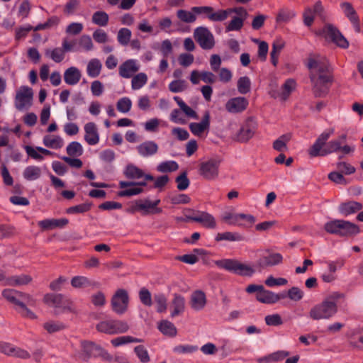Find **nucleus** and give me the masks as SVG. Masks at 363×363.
Masks as SVG:
<instances>
[{
  "label": "nucleus",
  "mask_w": 363,
  "mask_h": 363,
  "mask_svg": "<svg viewBox=\"0 0 363 363\" xmlns=\"http://www.w3.org/2000/svg\"><path fill=\"white\" fill-rule=\"evenodd\" d=\"M136 149L140 156L147 157L157 152L158 145L154 141H145L137 146Z\"/></svg>",
  "instance_id": "nucleus-33"
},
{
  "label": "nucleus",
  "mask_w": 363,
  "mask_h": 363,
  "mask_svg": "<svg viewBox=\"0 0 363 363\" xmlns=\"http://www.w3.org/2000/svg\"><path fill=\"white\" fill-rule=\"evenodd\" d=\"M340 8L345 16L350 20L357 32H360L359 19L352 4L349 2L340 4Z\"/></svg>",
  "instance_id": "nucleus-22"
},
{
  "label": "nucleus",
  "mask_w": 363,
  "mask_h": 363,
  "mask_svg": "<svg viewBox=\"0 0 363 363\" xmlns=\"http://www.w3.org/2000/svg\"><path fill=\"white\" fill-rule=\"evenodd\" d=\"M111 307L117 314H123L128 309L129 296L128 291L123 289H118L111 298Z\"/></svg>",
  "instance_id": "nucleus-12"
},
{
  "label": "nucleus",
  "mask_w": 363,
  "mask_h": 363,
  "mask_svg": "<svg viewBox=\"0 0 363 363\" xmlns=\"http://www.w3.org/2000/svg\"><path fill=\"white\" fill-rule=\"evenodd\" d=\"M248 106V101L245 97L238 96L229 99L225 104V109L229 113H237L245 111Z\"/></svg>",
  "instance_id": "nucleus-20"
},
{
  "label": "nucleus",
  "mask_w": 363,
  "mask_h": 363,
  "mask_svg": "<svg viewBox=\"0 0 363 363\" xmlns=\"http://www.w3.org/2000/svg\"><path fill=\"white\" fill-rule=\"evenodd\" d=\"M43 144L47 148L57 150L62 148L65 141L59 135L47 134L43 138Z\"/></svg>",
  "instance_id": "nucleus-29"
},
{
  "label": "nucleus",
  "mask_w": 363,
  "mask_h": 363,
  "mask_svg": "<svg viewBox=\"0 0 363 363\" xmlns=\"http://www.w3.org/2000/svg\"><path fill=\"white\" fill-rule=\"evenodd\" d=\"M102 63L98 58L90 59L86 64V74L90 78L98 77L102 70Z\"/></svg>",
  "instance_id": "nucleus-36"
},
{
  "label": "nucleus",
  "mask_w": 363,
  "mask_h": 363,
  "mask_svg": "<svg viewBox=\"0 0 363 363\" xmlns=\"http://www.w3.org/2000/svg\"><path fill=\"white\" fill-rule=\"evenodd\" d=\"M78 48L84 52H89L94 50V45L91 38L89 35H83L78 39Z\"/></svg>",
  "instance_id": "nucleus-49"
},
{
  "label": "nucleus",
  "mask_w": 363,
  "mask_h": 363,
  "mask_svg": "<svg viewBox=\"0 0 363 363\" xmlns=\"http://www.w3.org/2000/svg\"><path fill=\"white\" fill-rule=\"evenodd\" d=\"M140 68L138 61L129 59L123 62L118 68L119 75L125 79L131 78Z\"/></svg>",
  "instance_id": "nucleus-18"
},
{
  "label": "nucleus",
  "mask_w": 363,
  "mask_h": 363,
  "mask_svg": "<svg viewBox=\"0 0 363 363\" xmlns=\"http://www.w3.org/2000/svg\"><path fill=\"white\" fill-rule=\"evenodd\" d=\"M285 41L283 38L281 37L277 38L273 43H272V51L270 53L271 57V62L273 64L274 66H277L279 61V57L280 55V52L285 47Z\"/></svg>",
  "instance_id": "nucleus-35"
},
{
  "label": "nucleus",
  "mask_w": 363,
  "mask_h": 363,
  "mask_svg": "<svg viewBox=\"0 0 363 363\" xmlns=\"http://www.w3.org/2000/svg\"><path fill=\"white\" fill-rule=\"evenodd\" d=\"M1 294L2 296L9 302L15 304L18 307L20 306V303H23L20 299L25 301L26 303L30 306H35L36 305V300L33 297V296L27 293L15 289H6L2 291Z\"/></svg>",
  "instance_id": "nucleus-9"
},
{
  "label": "nucleus",
  "mask_w": 363,
  "mask_h": 363,
  "mask_svg": "<svg viewBox=\"0 0 363 363\" xmlns=\"http://www.w3.org/2000/svg\"><path fill=\"white\" fill-rule=\"evenodd\" d=\"M33 278L30 275L26 274H21L13 275L6 278L5 285L11 286H21L30 284Z\"/></svg>",
  "instance_id": "nucleus-32"
},
{
  "label": "nucleus",
  "mask_w": 363,
  "mask_h": 363,
  "mask_svg": "<svg viewBox=\"0 0 363 363\" xmlns=\"http://www.w3.org/2000/svg\"><path fill=\"white\" fill-rule=\"evenodd\" d=\"M23 177L28 181L39 179L41 175V169L39 167L30 165L25 168L23 172Z\"/></svg>",
  "instance_id": "nucleus-47"
},
{
  "label": "nucleus",
  "mask_w": 363,
  "mask_h": 363,
  "mask_svg": "<svg viewBox=\"0 0 363 363\" xmlns=\"http://www.w3.org/2000/svg\"><path fill=\"white\" fill-rule=\"evenodd\" d=\"M334 133L335 129L333 128L323 132L308 150L309 155L311 157H315L318 156H325L337 152H341L344 155L353 152L354 150L353 147L347 145H342L341 140L337 139L330 140L323 148L326 141L334 134Z\"/></svg>",
  "instance_id": "nucleus-3"
},
{
  "label": "nucleus",
  "mask_w": 363,
  "mask_h": 363,
  "mask_svg": "<svg viewBox=\"0 0 363 363\" xmlns=\"http://www.w3.org/2000/svg\"><path fill=\"white\" fill-rule=\"evenodd\" d=\"M177 16L180 21L188 23H193L196 19V14L192 10L191 11L183 9L178 10Z\"/></svg>",
  "instance_id": "nucleus-60"
},
{
  "label": "nucleus",
  "mask_w": 363,
  "mask_h": 363,
  "mask_svg": "<svg viewBox=\"0 0 363 363\" xmlns=\"http://www.w3.org/2000/svg\"><path fill=\"white\" fill-rule=\"evenodd\" d=\"M43 302L48 306L54 308L56 313H64L66 311L75 312L73 302L65 298L60 294H47L43 297Z\"/></svg>",
  "instance_id": "nucleus-6"
},
{
  "label": "nucleus",
  "mask_w": 363,
  "mask_h": 363,
  "mask_svg": "<svg viewBox=\"0 0 363 363\" xmlns=\"http://www.w3.org/2000/svg\"><path fill=\"white\" fill-rule=\"evenodd\" d=\"M16 311L23 318L30 320H35L38 318L37 315L30 309H29L24 302L20 303V306H18V308L16 309Z\"/></svg>",
  "instance_id": "nucleus-63"
},
{
  "label": "nucleus",
  "mask_w": 363,
  "mask_h": 363,
  "mask_svg": "<svg viewBox=\"0 0 363 363\" xmlns=\"http://www.w3.org/2000/svg\"><path fill=\"white\" fill-rule=\"evenodd\" d=\"M134 352L141 363H148L150 361L148 351L143 345L136 346Z\"/></svg>",
  "instance_id": "nucleus-62"
},
{
  "label": "nucleus",
  "mask_w": 363,
  "mask_h": 363,
  "mask_svg": "<svg viewBox=\"0 0 363 363\" xmlns=\"http://www.w3.org/2000/svg\"><path fill=\"white\" fill-rule=\"evenodd\" d=\"M337 311V301L333 297H328L320 303L313 306L309 313L313 320L328 319Z\"/></svg>",
  "instance_id": "nucleus-5"
},
{
  "label": "nucleus",
  "mask_w": 363,
  "mask_h": 363,
  "mask_svg": "<svg viewBox=\"0 0 363 363\" xmlns=\"http://www.w3.org/2000/svg\"><path fill=\"white\" fill-rule=\"evenodd\" d=\"M295 16L296 13L294 11L289 9H281L277 16V21L286 23Z\"/></svg>",
  "instance_id": "nucleus-64"
},
{
  "label": "nucleus",
  "mask_w": 363,
  "mask_h": 363,
  "mask_svg": "<svg viewBox=\"0 0 363 363\" xmlns=\"http://www.w3.org/2000/svg\"><path fill=\"white\" fill-rule=\"evenodd\" d=\"M189 303L191 308L196 311L203 310L207 303L206 294L201 290L194 291L191 294Z\"/></svg>",
  "instance_id": "nucleus-23"
},
{
  "label": "nucleus",
  "mask_w": 363,
  "mask_h": 363,
  "mask_svg": "<svg viewBox=\"0 0 363 363\" xmlns=\"http://www.w3.org/2000/svg\"><path fill=\"white\" fill-rule=\"evenodd\" d=\"M45 53L47 57L57 63L61 62L65 58V52L60 48L47 49Z\"/></svg>",
  "instance_id": "nucleus-52"
},
{
  "label": "nucleus",
  "mask_w": 363,
  "mask_h": 363,
  "mask_svg": "<svg viewBox=\"0 0 363 363\" xmlns=\"http://www.w3.org/2000/svg\"><path fill=\"white\" fill-rule=\"evenodd\" d=\"M24 150L29 157L38 162L44 160L43 155L52 157L55 155L53 152L42 147L26 145Z\"/></svg>",
  "instance_id": "nucleus-21"
},
{
  "label": "nucleus",
  "mask_w": 363,
  "mask_h": 363,
  "mask_svg": "<svg viewBox=\"0 0 363 363\" xmlns=\"http://www.w3.org/2000/svg\"><path fill=\"white\" fill-rule=\"evenodd\" d=\"M307 66L310 70V79L315 96H325L333 82L328 60L321 55H313L309 57Z\"/></svg>",
  "instance_id": "nucleus-1"
},
{
  "label": "nucleus",
  "mask_w": 363,
  "mask_h": 363,
  "mask_svg": "<svg viewBox=\"0 0 363 363\" xmlns=\"http://www.w3.org/2000/svg\"><path fill=\"white\" fill-rule=\"evenodd\" d=\"M132 33L130 30L126 28H121L117 35V40L122 45H127L130 40Z\"/></svg>",
  "instance_id": "nucleus-61"
},
{
  "label": "nucleus",
  "mask_w": 363,
  "mask_h": 363,
  "mask_svg": "<svg viewBox=\"0 0 363 363\" xmlns=\"http://www.w3.org/2000/svg\"><path fill=\"white\" fill-rule=\"evenodd\" d=\"M339 230V235L341 236H352L359 233V228L357 225L344 220H340Z\"/></svg>",
  "instance_id": "nucleus-37"
},
{
  "label": "nucleus",
  "mask_w": 363,
  "mask_h": 363,
  "mask_svg": "<svg viewBox=\"0 0 363 363\" xmlns=\"http://www.w3.org/2000/svg\"><path fill=\"white\" fill-rule=\"evenodd\" d=\"M191 133L196 137H202L207 135L210 129V114L206 112L201 121L191 123L189 125Z\"/></svg>",
  "instance_id": "nucleus-17"
},
{
  "label": "nucleus",
  "mask_w": 363,
  "mask_h": 363,
  "mask_svg": "<svg viewBox=\"0 0 363 363\" xmlns=\"http://www.w3.org/2000/svg\"><path fill=\"white\" fill-rule=\"evenodd\" d=\"M96 329L99 332L113 335L125 333L129 329V326L124 321L108 320L99 323L96 325Z\"/></svg>",
  "instance_id": "nucleus-10"
},
{
  "label": "nucleus",
  "mask_w": 363,
  "mask_h": 363,
  "mask_svg": "<svg viewBox=\"0 0 363 363\" xmlns=\"http://www.w3.org/2000/svg\"><path fill=\"white\" fill-rule=\"evenodd\" d=\"M148 81L147 75L144 72H139L132 77L131 89L138 90L143 88Z\"/></svg>",
  "instance_id": "nucleus-43"
},
{
  "label": "nucleus",
  "mask_w": 363,
  "mask_h": 363,
  "mask_svg": "<svg viewBox=\"0 0 363 363\" xmlns=\"http://www.w3.org/2000/svg\"><path fill=\"white\" fill-rule=\"evenodd\" d=\"M84 140L89 145H96L100 141V134L94 122H88L84 125Z\"/></svg>",
  "instance_id": "nucleus-19"
},
{
  "label": "nucleus",
  "mask_w": 363,
  "mask_h": 363,
  "mask_svg": "<svg viewBox=\"0 0 363 363\" xmlns=\"http://www.w3.org/2000/svg\"><path fill=\"white\" fill-rule=\"evenodd\" d=\"M244 236L238 232L226 231L223 233H218L215 237L217 242L226 240L230 242H240L244 240Z\"/></svg>",
  "instance_id": "nucleus-39"
},
{
  "label": "nucleus",
  "mask_w": 363,
  "mask_h": 363,
  "mask_svg": "<svg viewBox=\"0 0 363 363\" xmlns=\"http://www.w3.org/2000/svg\"><path fill=\"white\" fill-rule=\"evenodd\" d=\"M33 90L28 86L23 85L16 89L14 96V106L18 111H25L33 105Z\"/></svg>",
  "instance_id": "nucleus-7"
},
{
  "label": "nucleus",
  "mask_w": 363,
  "mask_h": 363,
  "mask_svg": "<svg viewBox=\"0 0 363 363\" xmlns=\"http://www.w3.org/2000/svg\"><path fill=\"white\" fill-rule=\"evenodd\" d=\"M179 169V164L176 161L167 160L157 164L156 169L160 173L173 172Z\"/></svg>",
  "instance_id": "nucleus-46"
},
{
  "label": "nucleus",
  "mask_w": 363,
  "mask_h": 363,
  "mask_svg": "<svg viewBox=\"0 0 363 363\" xmlns=\"http://www.w3.org/2000/svg\"><path fill=\"white\" fill-rule=\"evenodd\" d=\"M362 205L356 201L343 203L339 206V211L343 216H349L362 209Z\"/></svg>",
  "instance_id": "nucleus-40"
},
{
  "label": "nucleus",
  "mask_w": 363,
  "mask_h": 363,
  "mask_svg": "<svg viewBox=\"0 0 363 363\" xmlns=\"http://www.w3.org/2000/svg\"><path fill=\"white\" fill-rule=\"evenodd\" d=\"M283 298H284V295L275 294L264 289V288L256 295V298L258 301L266 304L275 303Z\"/></svg>",
  "instance_id": "nucleus-30"
},
{
  "label": "nucleus",
  "mask_w": 363,
  "mask_h": 363,
  "mask_svg": "<svg viewBox=\"0 0 363 363\" xmlns=\"http://www.w3.org/2000/svg\"><path fill=\"white\" fill-rule=\"evenodd\" d=\"M158 328L164 335L170 337H174L177 334V329L175 325L167 320H162L158 325Z\"/></svg>",
  "instance_id": "nucleus-41"
},
{
  "label": "nucleus",
  "mask_w": 363,
  "mask_h": 363,
  "mask_svg": "<svg viewBox=\"0 0 363 363\" xmlns=\"http://www.w3.org/2000/svg\"><path fill=\"white\" fill-rule=\"evenodd\" d=\"M235 13L230 21L225 26V31H238L241 30L243 26L244 21L247 18L248 13L246 9L242 7L231 9V14Z\"/></svg>",
  "instance_id": "nucleus-14"
},
{
  "label": "nucleus",
  "mask_w": 363,
  "mask_h": 363,
  "mask_svg": "<svg viewBox=\"0 0 363 363\" xmlns=\"http://www.w3.org/2000/svg\"><path fill=\"white\" fill-rule=\"evenodd\" d=\"M325 40H330L341 48L346 49L349 47V42L340 32V30L331 24L325 25L322 30L317 33Z\"/></svg>",
  "instance_id": "nucleus-8"
},
{
  "label": "nucleus",
  "mask_w": 363,
  "mask_h": 363,
  "mask_svg": "<svg viewBox=\"0 0 363 363\" xmlns=\"http://www.w3.org/2000/svg\"><path fill=\"white\" fill-rule=\"evenodd\" d=\"M257 125L252 121H247L242 124L234 136V140L239 143H247L253 138Z\"/></svg>",
  "instance_id": "nucleus-16"
},
{
  "label": "nucleus",
  "mask_w": 363,
  "mask_h": 363,
  "mask_svg": "<svg viewBox=\"0 0 363 363\" xmlns=\"http://www.w3.org/2000/svg\"><path fill=\"white\" fill-rule=\"evenodd\" d=\"M238 91L241 94H246L250 91L251 89V80L247 77H241L237 82Z\"/></svg>",
  "instance_id": "nucleus-53"
},
{
  "label": "nucleus",
  "mask_w": 363,
  "mask_h": 363,
  "mask_svg": "<svg viewBox=\"0 0 363 363\" xmlns=\"http://www.w3.org/2000/svg\"><path fill=\"white\" fill-rule=\"evenodd\" d=\"M231 14V9L225 10H218L215 11L213 9L209 16V20L211 21H223Z\"/></svg>",
  "instance_id": "nucleus-55"
},
{
  "label": "nucleus",
  "mask_w": 363,
  "mask_h": 363,
  "mask_svg": "<svg viewBox=\"0 0 363 363\" xmlns=\"http://www.w3.org/2000/svg\"><path fill=\"white\" fill-rule=\"evenodd\" d=\"M190 220L200 223L206 228L214 229L216 227L215 218L210 213L201 211L198 214L189 218Z\"/></svg>",
  "instance_id": "nucleus-26"
},
{
  "label": "nucleus",
  "mask_w": 363,
  "mask_h": 363,
  "mask_svg": "<svg viewBox=\"0 0 363 363\" xmlns=\"http://www.w3.org/2000/svg\"><path fill=\"white\" fill-rule=\"evenodd\" d=\"M289 355V352L284 350H279L269 354L267 356L259 359V363H272L283 360L285 357Z\"/></svg>",
  "instance_id": "nucleus-42"
},
{
  "label": "nucleus",
  "mask_w": 363,
  "mask_h": 363,
  "mask_svg": "<svg viewBox=\"0 0 363 363\" xmlns=\"http://www.w3.org/2000/svg\"><path fill=\"white\" fill-rule=\"evenodd\" d=\"M188 87V83L184 79H175L169 84V89L172 93L184 91Z\"/></svg>",
  "instance_id": "nucleus-56"
},
{
  "label": "nucleus",
  "mask_w": 363,
  "mask_h": 363,
  "mask_svg": "<svg viewBox=\"0 0 363 363\" xmlns=\"http://www.w3.org/2000/svg\"><path fill=\"white\" fill-rule=\"evenodd\" d=\"M194 37L203 50H211L215 45L213 35L206 27H198L194 30Z\"/></svg>",
  "instance_id": "nucleus-13"
},
{
  "label": "nucleus",
  "mask_w": 363,
  "mask_h": 363,
  "mask_svg": "<svg viewBox=\"0 0 363 363\" xmlns=\"http://www.w3.org/2000/svg\"><path fill=\"white\" fill-rule=\"evenodd\" d=\"M185 298L180 294H174L170 304L171 317L174 318L182 314L185 310Z\"/></svg>",
  "instance_id": "nucleus-28"
},
{
  "label": "nucleus",
  "mask_w": 363,
  "mask_h": 363,
  "mask_svg": "<svg viewBox=\"0 0 363 363\" xmlns=\"http://www.w3.org/2000/svg\"><path fill=\"white\" fill-rule=\"evenodd\" d=\"M81 77V72L76 67H70L64 72V80L68 85H76L80 81Z\"/></svg>",
  "instance_id": "nucleus-34"
},
{
  "label": "nucleus",
  "mask_w": 363,
  "mask_h": 363,
  "mask_svg": "<svg viewBox=\"0 0 363 363\" xmlns=\"http://www.w3.org/2000/svg\"><path fill=\"white\" fill-rule=\"evenodd\" d=\"M43 328L50 334L61 331L65 328V325L57 320H48L43 323Z\"/></svg>",
  "instance_id": "nucleus-50"
},
{
  "label": "nucleus",
  "mask_w": 363,
  "mask_h": 363,
  "mask_svg": "<svg viewBox=\"0 0 363 363\" xmlns=\"http://www.w3.org/2000/svg\"><path fill=\"white\" fill-rule=\"evenodd\" d=\"M220 161L216 158L208 159L200 164L199 174L206 180H215L219 174Z\"/></svg>",
  "instance_id": "nucleus-11"
},
{
  "label": "nucleus",
  "mask_w": 363,
  "mask_h": 363,
  "mask_svg": "<svg viewBox=\"0 0 363 363\" xmlns=\"http://www.w3.org/2000/svg\"><path fill=\"white\" fill-rule=\"evenodd\" d=\"M142 340L130 335L120 336L111 340V342L114 347H119L130 342H141Z\"/></svg>",
  "instance_id": "nucleus-54"
},
{
  "label": "nucleus",
  "mask_w": 363,
  "mask_h": 363,
  "mask_svg": "<svg viewBox=\"0 0 363 363\" xmlns=\"http://www.w3.org/2000/svg\"><path fill=\"white\" fill-rule=\"evenodd\" d=\"M66 152L70 157H80L84 152V148L80 143L73 141L67 145Z\"/></svg>",
  "instance_id": "nucleus-48"
},
{
  "label": "nucleus",
  "mask_w": 363,
  "mask_h": 363,
  "mask_svg": "<svg viewBox=\"0 0 363 363\" xmlns=\"http://www.w3.org/2000/svg\"><path fill=\"white\" fill-rule=\"evenodd\" d=\"M123 173L128 179L140 181L138 182L121 181L118 185L123 190L120 191L118 195L121 197H130L143 193V188L147 186V182L154 179L153 176L146 174L142 169L131 163L125 167Z\"/></svg>",
  "instance_id": "nucleus-2"
},
{
  "label": "nucleus",
  "mask_w": 363,
  "mask_h": 363,
  "mask_svg": "<svg viewBox=\"0 0 363 363\" xmlns=\"http://www.w3.org/2000/svg\"><path fill=\"white\" fill-rule=\"evenodd\" d=\"M214 264L220 269L242 277H251L255 272L252 265L237 259H222L214 261Z\"/></svg>",
  "instance_id": "nucleus-4"
},
{
  "label": "nucleus",
  "mask_w": 363,
  "mask_h": 363,
  "mask_svg": "<svg viewBox=\"0 0 363 363\" xmlns=\"http://www.w3.org/2000/svg\"><path fill=\"white\" fill-rule=\"evenodd\" d=\"M116 108L119 112L127 113L132 108V101L128 97H122L117 101Z\"/></svg>",
  "instance_id": "nucleus-59"
},
{
  "label": "nucleus",
  "mask_w": 363,
  "mask_h": 363,
  "mask_svg": "<svg viewBox=\"0 0 363 363\" xmlns=\"http://www.w3.org/2000/svg\"><path fill=\"white\" fill-rule=\"evenodd\" d=\"M91 203H83L74 206H71L66 209L67 214H79L89 211L91 209Z\"/></svg>",
  "instance_id": "nucleus-58"
},
{
  "label": "nucleus",
  "mask_w": 363,
  "mask_h": 363,
  "mask_svg": "<svg viewBox=\"0 0 363 363\" xmlns=\"http://www.w3.org/2000/svg\"><path fill=\"white\" fill-rule=\"evenodd\" d=\"M296 88V82L294 79H287L280 89H277L276 86L271 84L269 91L270 95L274 99H279L281 101H285L288 99L291 93Z\"/></svg>",
  "instance_id": "nucleus-15"
},
{
  "label": "nucleus",
  "mask_w": 363,
  "mask_h": 363,
  "mask_svg": "<svg viewBox=\"0 0 363 363\" xmlns=\"http://www.w3.org/2000/svg\"><path fill=\"white\" fill-rule=\"evenodd\" d=\"M91 281L84 276H75L71 279V285L75 289H82L91 286Z\"/></svg>",
  "instance_id": "nucleus-57"
},
{
  "label": "nucleus",
  "mask_w": 363,
  "mask_h": 363,
  "mask_svg": "<svg viewBox=\"0 0 363 363\" xmlns=\"http://www.w3.org/2000/svg\"><path fill=\"white\" fill-rule=\"evenodd\" d=\"M91 19L95 25L105 27L108 25L109 16L105 11H99L93 13Z\"/></svg>",
  "instance_id": "nucleus-51"
},
{
  "label": "nucleus",
  "mask_w": 363,
  "mask_h": 363,
  "mask_svg": "<svg viewBox=\"0 0 363 363\" xmlns=\"http://www.w3.org/2000/svg\"><path fill=\"white\" fill-rule=\"evenodd\" d=\"M291 134L286 133L281 135L273 143V148L279 152H284L288 150L287 143L291 139Z\"/></svg>",
  "instance_id": "nucleus-44"
},
{
  "label": "nucleus",
  "mask_w": 363,
  "mask_h": 363,
  "mask_svg": "<svg viewBox=\"0 0 363 363\" xmlns=\"http://www.w3.org/2000/svg\"><path fill=\"white\" fill-rule=\"evenodd\" d=\"M139 202L140 212H141L143 215L160 213L162 211V208L157 207L160 203V199H157L154 201H151L148 199H140Z\"/></svg>",
  "instance_id": "nucleus-25"
},
{
  "label": "nucleus",
  "mask_w": 363,
  "mask_h": 363,
  "mask_svg": "<svg viewBox=\"0 0 363 363\" xmlns=\"http://www.w3.org/2000/svg\"><path fill=\"white\" fill-rule=\"evenodd\" d=\"M69 223L67 218L60 219H45L38 222L39 227L43 230H52L54 228H62Z\"/></svg>",
  "instance_id": "nucleus-31"
},
{
  "label": "nucleus",
  "mask_w": 363,
  "mask_h": 363,
  "mask_svg": "<svg viewBox=\"0 0 363 363\" xmlns=\"http://www.w3.org/2000/svg\"><path fill=\"white\" fill-rule=\"evenodd\" d=\"M283 257L279 253H271L264 256L258 262V264L262 267H272L282 262Z\"/></svg>",
  "instance_id": "nucleus-38"
},
{
  "label": "nucleus",
  "mask_w": 363,
  "mask_h": 363,
  "mask_svg": "<svg viewBox=\"0 0 363 363\" xmlns=\"http://www.w3.org/2000/svg\"><path fill=\"white\" fill-rule=\"evenodd\" d=\"M323 12V6L320 1H317L314 5L313 9H306L303 14L304 24L307 26H311L314 21L315 16H320Z\"/></svg>",
  "instance_id": "nucleus-27"
},
{
  "label": "nucleus",
  "mask_w": 363,
  "mask_h": 363,
  "mask_svg": "<svg viewBox=\"0 0 363 363\" xmlns=\"http://www.w3.org/2000/svg\"><path fill=\"white\" fill-rule=\"evenodd\" d=\"M174 100L177 102L182 112L190 118L198 119L199 116L196 112L189 106L179 96H174Z\"/></svg>",
  "instance_id": "nucleus-45"
},
{
  "label": "nucleus",
  "mask_w": 363,
  "mask_h": 363,
  "mask_svg": "<svg viewBox=\"0 0 363 363\" xmlns=\"http://www.w3.org/2000/svg\"><path fill=\"white\" fill-rule=\"evenodd\" d=\"M104 353L102 348L92 342H84L82 350L79 353V358L86 361L91 357H96Z\"/></svg>",
  "instance_id": "nucleus-24"
}]
</instances>
